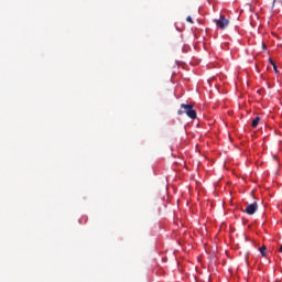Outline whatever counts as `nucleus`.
<instances>
[{
  "instance_id": "1",
  "label": "nucleus",
  "mask_w": 282,
  "mask_h": 282,
  "mask_svg": "<svg viewBox=\"0 0 282 282\" xmlns=\"http://www.w3.org/2000/svg\"><path fill=\"white\" fill-rule=\"evenodd\" d=\"M184 113H186V116L192 120H195V118H197V111L193 109V105L182 104L181 110L177 111V116H184Z\"/></svg>"
},
{
  "instance_id": "2",
  "label": "nucleus",
  "mask_w": 282,
  "mask_h": 282,
  "mask_svg": "<svg viewBox=\"0 0 282 282\" xmlns=\"http://www.w3.org/2000/svg\"><path fill=\"white\" fill-rule=\"evenodd\" d=\"M216 23V28H218L219 30H226V28H228L230 21H228V19H226V17L220 15V18L218 20H215Z\"/></svg>"
},
{
  "instance_id": "3",
  "label": "nucleus",
  "mask_w": 282,
  "mask_h": 282,
  "mask_svg": "<svg viewBox=\"0 0 282 282\" xmlns=\"http://www.w3.org/2000/svg\"><path fill=\"white\" fill-rule=\"evenodd\" d=\"M257 210H259V204H257V202L247 205L245 213L247 215H254V213H257Z\"/></svg>"
},
{
  "instance_id": "4",
  "label": "nucleus",
  "mask_w": 282,
  "mask_h": 282,
  "mask_svg": "<svg viewBox=\"0 0 282 282\" xmlns=\"http://www.w3.org/2000/svg\"><path fill=\"white\" fill-rule=\"evenodd\" d=\"M261 121V118L260 117H256L253 120H252V128L253 129H257V127H259V122Z\"/></svg>"
},
{
  "instance_id": "5",
  "label": "nucleus",
  "mask_w": 282,
  "mask_h": 282,
  "mask_svg": "<svg viewBox=\"0 0 282 282\" xmlns=\"http://www.w3.org/2000/svg\"><path fill=\"white\" fill-rule=\"evenodd\" d=\"M259 251L262 257H265V246L260 247Z\"/></svg>"
},
{
  "instance_id": "6",
  "label": "nucleus",
  "mask_w": 282,
  "mask_h": 282,
  "mask_svg": "<svg viewBox=\"0 0 282 282\" xmlns=\"http://www.w3.org/2000/svg\"><path fill=\"white\" fill-rule=\"evenodd\" d=\"M186 21H187L188 23H194V22H193V18H192L191 15H188V17L186 18Z\"/></svg>"
},
{
  "instance_id": "7",
  "label": "nucleus",
  "mask_w": 282,
  "mask_h": 282,
  "mask_svg": "<svg viewBox=\"0 0 282 282\" xmlns=\"http://www.w3.org/2000/svg\"><path fill=\"white\" fill-rule=\"evenodd\" d=\"M270 64L274 67V66H276V64L272 61V59H270Z\"/></svg>"
},
{
  "instance_id": "8",
  "label": "nucleus",
  "mask_w": 282,
  "mask_h": 282,
  "mask_svg": "<svg viewBox=\"0 0 282 282\" xmlns=\"http://www.w3.org/2000/svg\"><path fill=\"white\" fill-rule=\"evenodd\" d=\"M274 72L278 74L279 69L276 68V66H273Z\"/></svg>"
},
{
  "instance_id": "9",
  "label": "nucleus",
  "mask_w": 282,
  "mask_h": 282,
  "mask_svg": "<svg viewBox=\"0 0 282 282\" xmlns=\"http://www.w3.org/2000/svg\"><path fill=\"white\" fill-rule=\"evenodd\" d=\"M279 252H282V245L280 246Z\"/></svg>"
},
{
  "instance_id": "10",
  "label": "nucleus",
  "mask_w": 282,
  "mask_h": 282,
  "mask_svg": "<svg viewBox=\"0 0 282 282\" xmlns=\"http://www.w3.org/2000/svg\"><path fill=\"white\" fill-rule=\"evenodd\" d=\"M262 48L265 50V45H263Z\"/></svg>"
}]
</instances>
